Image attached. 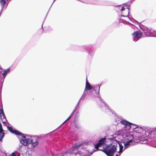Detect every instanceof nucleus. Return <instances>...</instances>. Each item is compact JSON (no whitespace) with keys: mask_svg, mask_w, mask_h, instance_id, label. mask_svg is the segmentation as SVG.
I'll use <instances>...</instances> for the list:
<instances>
[{"mask_svg":"<svg viewBox=\"0 0 156 156\" xmlns=\"http://www.w3.org/2000/svg\"><path fill=\"white\" fill-rule=\"evenodd\" d=\"M8 129L11 133L16 135L21 136L22 139L20 140V143L23 145L25 146L29 145V138H26V136L20 132L19 131L9 126L7 127Z\"/></svg>","mask_w":156,"mask_h":156,"instance_id":"f257e3e1","label":"nucleus"},{"mask_svg":"<svg viewBox=\"0 0 156 156\" xmlns=\"http://www.w3.org/2000/svg\"><path fill=\"white\" fill-rule=\"evenodd\" d=\"M117 145H108L103 150L99 149L98 150H101L104 152L108 156H113L114 153L117 150Z\"/></svg>","mask_w":156,"mask_h":156,"instance_id":"f03ea898","label":"nucleus"},{"mask_svg":"<svg viewBox=\"0 0 156 156\" xmlns=\"http://www.w3.org/2000/svg\"><path fill=\"white\" fill-rule=\"evenodd\" d=\"M139 132H137V133L136 132H133V134L135 136V137L134 139V140H138L139 141L141 139V132L142 131V129L141 128H139Z\"/></svg>","mask_w":156,"mask_h":156,"instance_id":"7ed1b4c3","label":"nucleus"},{"mask_svg":"<svg viewBox=\"0 0 156 156\" xmlns=\"http://www.w3.org/2000/svg\"><path fill=\"white\" fill-rule=\"evenodd\" d=\"M106 139L105 137L102 138L100 139L98 142V143L95 146V148L98 150V148L99 147H101V145L104 144L105 140Z\"/></svg>","mask_w":156,"mask_h":156,"instance_id":"20e7f679","label":"nucleus"},{"mask_svg":"<svg viewBox=\"0 0 156 156\" xmlns=\"http://www.w3.org/2000/svg\"><path fill=\"white\" fill-rule=\"evenodd\" d=\"M28 143L29 144H31L34 147H36L39 144L37 139H32L31 138H29Z\"/></svg>","mask_w":156,"mask_h":156,"instance_id":"39448f33","label":"nucleus"},{"mask_svg":"<svg viewBox=\"0 0 156 156\" xmlns=\"http://www.w3.org/2000/svg\"><path fill=\"white\" fill-rule=\"evenodd\" d=\"M143 34L142 32L139 30L134 32L132 34V36L133 37L137 38L138 40L141 37Z\"/></svg>","mask_w":156,"mask_h":156,"instance_id":"423d86ee","label":"nucleus"},{"mask_svg":"<svg viewBox=\"0 0 156 156\" xmlns=\"http://www.w3.org/2000/svg\"><path fill=\"white\" fill-rule=\"evenodd\" d=\"M93 88V87L90 85V83L87 81V78H86L85 91L90 90Z\"/></svg>","mask_w":156,"mask_h":156,"instance_id":"0eeeda50","label":"nucleus"},{"mask_svg":"<svg viewBox=\"0 0 156 156\" xmlns=\"http://www.w3.org/2000/svg\"><path fill=\"white\" fill-rule=\"evenodd\" d=\"M121 123L122 124L125 125V127H127V125H132L133 126H136V125L135 124H134L130 123L129 122H128L126 120H123L121 121Z\"/></svg>","mask_w":156,"mask_h":156,"instance_id":"6e6552de","label":"nucleus"},{"mask_svg":"<svg viewBox=\"0 0 156 156\" xmlns=\"http://www.w3.org/2000/svg\"><path fill=\"white\" fill-rule=\"evenodd\" d=\"M0 117L1 118V120L2 122L3 123L5 124L6 123V119L5 116V114H3L2 115H0Z\"/></svg>","mask_w":156,"mask_h":156,"instance_id":"1a4fd4ad","label":"nucleus"},{"mask_svg":"<svg viewBox=\"0 0 156 156\" xmlns=\"http://www.w3.org/2000/svg\"><path fill=\"white\" fill-rule=\"evenodd\" d=\"M10 70V68H9L5 70L4 71V72L2 73L3 76V78H5L6 76V74L9 73Z\"/></svg>","mask_w":156,"mask_h":156,"instance_id":"9d476101","label":"nucleus"},{"mask_svg":"<svg viewBox=\"0 0 156 156\" xmlns=\"http://www.w3.org/2000/svg\"><path fill=\"white\" fill-rule=\"evenodd\" d=\"M5 136V133L3 132H0V142H2V139Z\"/></svg>","mask_w":156,"mask_h":156,"instance_id":"9b49d317","label":"nucleus"},{"mask_svg":"<svg viewBox=\"0 0 156 156\" xmlns=\"http://www.w3.org/2000/svg\"><path fill=\"white\" fill-rule=\"evenodd\" d=\"M129 13V9H127L126 11V12L124 11V12H122V14H123L122 15V16H128Z\"/></svg>","mask_w":156,"mask_h":156,"instance_id":"f8f14e48","label":"nucleus"},{"mask_svg":"<svg viewBox=\"0 0 156 156\" xmlns=\"http://www.w3.org/2000/svg\"><path fill=\"white\" fill-rule=\"evenodd\" d=\"M0 3L1 4L2 6L4 7V5L6 3V1L5 0H0Z\"/></svg>","mask_w":156,"mask_h":156,"instance_id":"ddd939ff","label":"nucleus"},{"mask_svg":"<svg viewBox=\"0 0 156 156\" xmlns=\"http://www.w3.org/2000/svg\"><path fill=\"white\" fill-rule=\"evenodd\" d=\"M118 144L119 146L120 147V149L119 151V152H122L123 149V146H122L121 145V144L119 143H118Z\"/></svg>","mask_w":156,"mask_h":156,"instance_id":"4468645a","label":"nucleus"},{"mask_svg":"<svg viewBox=\"0 0 156 156\" xmlns=\"http://www.w3.org/2000/svg\"><path fill=\"white\" fill-rule=\"evenodd\" d=\"M105 104L104 103L102 102H101L100 103L99 106L100 107V108H101L102 106L104 107V106H105Z\"/></svg>","mask_w":156,"mask_h":156,"instance_id":"2eb2a0df","label":"nucleus"},{"mask_svg":"<svg viewBox=\"0 0 156 156\" xmlns=\"http://www.w3.org/2000/svg\"><path fill=\"white\" fill-rule=\"evenodd\" d=\"M72 113L71 114V115H70L68 118L61 125V126L63 124L65 123L71 117V116L72 115Z\"/></svg>","mask_w":156,"mask_h":156,"instance_id":"dca6fc26","label":"nucleus"},{"mask_svg":"<svg viewBox=\"0 0 156 156\" xmlns=\"http://www.w3.org/2000/svg\"><path fill=\"white\" fill-rule=\"evenodd\" d=\"M3 114H5L3 110V109H1L0 110V115H3Z\"/></svg>","mask_w":156,"mask_h":156,"instance_id":"f3484780","label":"nucleus"},{"mask_svg":"<svg viewBox=\"0 0 156 156\" xmlns=\"http://www.w3.org/2000/svg\"><path fill=\"white\" fill-rule=\"evenodd\" d=\"M77 146L78 145H77L76 144H75L72 146V148L73 149L76 148L77 147Z\"/></svg>","mask_w":156,"mask_h":156,"instance_id":"a211bd4d","label":"nucleus"},{"mask_svg":"<svg viewBox=\"0 0 156 156\" xmlns=\"http://www.w3.org/2000/svg\"><path fill=\"white\" fill-rule=\"evenodd\" d=\"M139 128H137V129H136V130H134V131L133 132H136L137 133V132H139V131L138 130L139 129Z\"/></svg>","mask_w":156,"mask_h":156,"instance_id":"6ab92c4d","label":"nucleus"},{"mask_svg":"<svg viewBox=\"0 0 156 156\" xmlns=\"http://www.w3.org/2000/svg\"><path fill=\"white\" fill-rule=\"evenodd\" d=\"M11 156H16L15 153V152H12L11 154Z\"/></svg>","mask_w":156,"mask_h":156,"instance_id":"aec40b11","label":"nucleus"},{"mask_svg":"<svg viewBox=\"0 0 156 156\" xmlns=\"http://www.w3.org/2000/svg\"><path fill=\"white\" fill-rule=\"evenodd\" d=\"M130 143H129V142H128V141H126V144L125 145H129L130 144Z\"/></svg>","mask_w":156,"mask_h":156,"instance_id":"412c9836","label":"nucleus"},{"mask_svg":"<svg viewBox=\"0 0 156 156\" xmlns=\"http://www.w3.org/2000/svg\"><path fill=\"white\" fill-rule=\"evenodd\" d=\"M125 10V8H124L123 7H122V8L121 9V10L123 12V11H124Z\"/></svg>","mask_w":156,"mask_h":156,"instance_id":"4be33fe9","label":"nucleus"},{"mask_svg":"<svg viewBox=\"0 0 156 156\" xmlns=\"http://www.w3.org/2000/svg\"><path fill=\"white\" fill-rule=\"evenodd\" d=\"M131 125H127V126L128 127V128L129 129H130L131 128Z\"/></svg>","mask_w":156,"mask_h":156,"instance_id":"5701e85b","label":"nucleus"},{"mask_svg":"<svg viewBox=\"0 0 156 156\" xmlns=\"http://www.w3.org/2000/svg\"><path fill=\"white\" fill-rule=\"evenodd\" d=\"M134 126V129H137V128L138 127V126L137 125H136V126Z\"/></svg>","mask_w":156,"mask_h":156,"instance_id":"b1692460","label":"nucleus"},{"mask_svg":"<svg viewBox=\"0 0 156 156\" xmlns=\"http://www.w3.org/2000/svg\"><path fill=\"white\" fill-rule=\"evenodd\" d=\"M128 141L129 142V143H131L132 142L133 140H129Z\"/></svg>","mask_w":156,"mask_h":156,"instance_id":"393cba45","label":"nucleus"},{"mask_svg":"<svg viewBox=\"0 0 156 156\" xmlns=\"http://www.w3.org/2000/svg\"><path fill=\"white\" fill-rule=\"evenodd\" d=\"M118 156V154H117L115 156Z\"/></svg>","mask_w":156,"mask_h":156,"instance_id":"a878e982","label":"nucleus"}]
</instances>
